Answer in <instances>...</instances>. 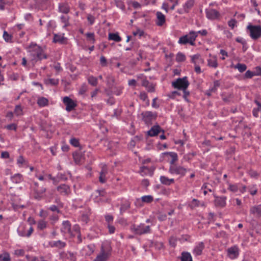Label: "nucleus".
<instances>
[{"label": "nucleus", "mask_w": 261, "mask_h": 261, "mask_svg": "<svg viewBox=\"0 0 261 261\" xmlns=\"http://www.w3.org/2000/svg\"><path fill=\"white\" fill-rule=\"evenodd\" d=\"M199 203V201L198 200H197L196 199H193L191 202L190 206L192 208H193L195 206H198Z\"/></svg>", "instance_id": "052dcab7"}, {"label": "nucleus", "mask_w": 261, "mask_h": 261, "mask_svg": "<svg viewBox=\"0 0 261 261\" xmlns=\"http://www.w3.org/2000/svg\"><path fill=\"white\" fill-rule=\"evenodd\" d=\"M74 161L76 164L81 165L82 153L80 150L74 151L72 154Z\"/></svg>", "instance_id": "4be33fe9"}, {"label": "nucleus", "mask_w": 261, "mask_h": 261, "mask_svg": "<svg viewBox=\"0 0 261 261\" xmlns=\"http://www.w3.org/2000/svg\"><path fill=\"white\" fill-rule=\"evenodd\" d=\"M254 75V73L250 70H248L245 74V77L246 78H251Z\"/></svg>", "instance_id": "680f3d73"}, {"label": "nucleus", "mask_w": 261, "mask_h": 261, "mask_svg": "<svg viewBox=\"0 0 261 261\" xmlns=\"http://www.w3.org/2000/svg\"><path fill=\"white\" fill-rule=\"evenodd\" d=\"M107 84L108 85V86L109 87L113 86L114 81H115L114 77L113 76H112L111 75H108L107 76Z\"/></svg>", "instance_id": "a19ab883"}, {"label": "nucleus", "mask_w": 261, "mask_h": 261, "mask_svg": "<svg viewBox=\"0 0 261 261\" xmlns=\"http://www.w3.org/2000/svg\"><path fill=\"white\" fill-rule=\"evenodd\" d=\"M160 181L162 184L167 186H169L174 182V179L173 178H168L165 176H161Z\"/></svg>", "instance_id": "bb28decb"}, {"label": "nucleus", "mask_w": 261, "mask_h": 261, "mask_svg": "<svg viewBox=\"0 0 261 261\" xmlns=\"http://www.w3.org/2000/svg\"><path fill=\"white\" fill-rule=\"evenodd\" d=\"M251 214L254 215L256 218H261V204L251 207L250 209Z\"/></svg>", "instance_id": "ddd939ff"}, {"label": "nucleus", "mask_w": 261, "mask_h": 261, "mask_svg": "<svg viewBox=\"0 0 261 261\" xmlns=\"http://www.w3.org/2000/svg\"><path fill=\"white\" fill-rule=\"evenodd\" d=\"M88 81L89 83L93 86H95L97 84V79L93 76H89Z\"/></svg>", "instance_id": "58836bf2"}, {"label": "nucleus", "mask_w": 261, "mask_h": 261, "mask_svg": "<svg viewBox=\"0 0 261 261\" xmlns=\"http://www.w3.org/2000/svg\"><path fill=\"white\" fill-rule=\"evenodd\" d=\"M64 40V37L61 35L55 34L54 35L53 41L54 42L62 43Z\"/></svg>", "instance_id": "4c0bfd02"}, {"label": "nucleus", "mask_w": 261, "mask_h": 261, "mask_svg": "<svg viewBox=\"0 0 261 261\" xmlns=\"http://www.w3.org/2000/svg\"><path fill=\"white\" fill-rule=\"evenodd\" d=\"M57 190L60 193V194L67 195L70 193L69 187L66 185L63 184L57 187Z\"/></svg>", "instance_id": "f3484780"}, {"label": "nucleus", "mask_w": 261, "mask_h": 261, "mask_svg": "<svg viewBox=\"0 0 261 261\" xmlns=\"http://www.w3.org/2000/svg\"><path fill=\"white\" fill-rule=\"evenodd\" d=\"M14 254L17 256H23L24 254V251L23 249H17L14 251Z\"/></svg>", "instance_id": "13d9d810"}, {"label": "nucleus", "mask_w": 261, "mask_h": 261, "mask_svg": "<svg viewBox=\"0 0 261 261\" xmlns=\"http://www.w3.org/2000/svg\"><path fill=\"white\" fill-rule=\"evenodd\" d=\"M206 17L208 19L214 20L220 16V13L217 10L213 9H207L205 10Z\"/></svg>", "instance_id": "9b49d317"}, {"label": "nucleus", "mask_w": 261, "mask_h": 261, "mask_svg": "<svg viewBox=\"0 0 261 261\" xmlns=\"http://www.w3.org/2000/svg\"><path fill=\"white\" fill-rule=\"evenodd\" d=\"M131 229L137 234L141 235L145 233H149L151 232V228L149 225H145L144 224H140L138 225H133Z\"/></svg>", "instance_id": "20e7f679"}, {"label": "nucleus", "mask_w": 261, "mask_h": 261, "mask_svg": "<svg viewBox=\"0 0 261 261\" xmlns=\"http://www.w3.org/2000/svg\"><path fill=\"white\" fill-rule=\"evenodd\" d=\"M229 189L234 192H236L238 191V187L236 185H230L229 187Z\"/></svg>", "instance_id": "774afa93"}, {"label": "nucleus", "mask_w": 261, "mask_h": 261, "mask_svg": "<svg viewBox=\"0 0 261 261\" xmlns=\"http://www.w3.org/2000/svg\"><path fill=\"white\" fill-rule=\"evenodd\" d=\"M71 225L68 221H64L62 223V227L61 230L64 233H69L70 232Z\"/></svg>", "instance_id": "aec40b11"}, {"label": "nucleus", "mask_w": 261, "mask_h": 261, "mask_svg": "<svg viewBox=\"0 0 261 261\" xmlns=\"http://www.w3.org/2000/svg\"><path fill=\"white\" fill-rule=\"evenodd\" d=\"M142 119L147 124H149L151 120L155 118L154 114L149 111H146L142 113Z\"/></svg>", "instance_id": "f8f14e48"}, {"label": "nucleus", "mask_w": 261, "mask_h": 261, "mask_svg": "<svg viewBox=\"0 0 261 261\" xmlns=\"http://www.w3.org/2000/svg\"><path fill=\"white\" fill-rule=\"evenodd\" d=\"M109 39L114 40L116 42H120L121 40L118 33H109Z\"/></svg>", "instance_id": "7c9ffc66"}, {"label": "nucleus", "mask_w": 261, "mask_h": 261, "mask_svg": "<svg viewBox=\"0 0 261 261\" xmlns=\"http://www.w3.org/2000/svg\"><path fill=\"white\" fill-rule=\"evenodd\" d=\"M46 227V223L44 221H39L38 223V228L40 229H43Z\"/></svg>", "instance_id": "5fc2aeb1"}, {"label": "nucleus", "mask_w": 261, "mask_h": 261, "mask_svg": "<svg viewBox=\"0 0 261 261\" xmlns=\"http://www.w3.org/2000/svg\"><path fill=\"white\" fill-rule=\"evenodd\" d=\"M185 59H186V57L183 54H182L181 53H179L177 54L176 57V61L182 62V61H185Z\"/></svg>", "instance_id": "c03bdc74"}, {"label": "nucleus", "mask_w": 261, "mask_h": 261, "mask_svg": "<svg viewBox=\"0 0 261 261\" xmlns=\"http://www.w3.org/2000/svg\"><path fill=\"white\" fill-rule=\"evenodd\" d=\"M11 180L15 184H19L23 180V176L20 173H16L11 177Z\"/></svg>", "instance_id": "b1692460"}, {"label": "nucleus", "mask_w": 261, "mask_h": 261, "mask_svg": "<svg viewBox=\"0 0 261 261\" xmlns=\"http://www.w3.org/2000/svg\"><path fill=\"white\" fill-rule=\"evenodd\" d=\"M249 32V35L254 40L257 39L261 36V27L249 24L247 27Z\"/></svg>", "instance_id": "39448f33"}, {"label": "nucleus", "mask_w": 261, "mask_h": 261, "mask_svg": "<svg viewBox=\"0 0 261 261\" xmlns=\"http://www.w3.org/2000/svg\"><path fill=\"white\" fill-rule=\"evenodd\" d=\"M172 85L174 88L178 89H187L189 85V83L187 77L185 76L182 78H178L175 81L172 83Z\"/></svg>", "instance_id": "423d86ee"}, {"label": "nucleus", "mask_w": 261, "mask_h": 261, "mask_svg": "<svg viewBox=\"0 0 261 261\" xmlns=\"http://www.w3.org/2000/svg\"><path fill=\"white\" fill-rule=\"evenodd\" d=\"M3 38L6 42H10L12 39L11 35H9L7 32L5 31L3 34Z\"/></svg>", "instance_id": "49530a36"}, {"label": "nucleus", "mask_w": 261, "mask_h": 261, "mask_svg": "<svg viewBox=\"0 0 261 261\" xmlns=\"http://www.w3.org/2000/svg\"><path fill=\"white\" fill-rule=\"evenodd\" d=\"M130 207V203L128 201H126L121 204L120 211L121 214L124 213Z\"/></svg>", "instance_id": "c756f323"}, {"label": "nucleus", "mask_w": 261, "mask_h": 261, "mask_svg": "<svg viewBox=\"0 0 261 261\" xmlns=\"http://www.w3.org/2000/svg\"><path fill=\"white\" fill-rule=\"evenodd\" d=\"M70 144L74 147H77L80 145L79 140L73 138L70 140Z\"/></svg>", "instance_id": "3c124183"}, {"label": "nucleus", "mask_w": 261, "mask_h": 261, "mask_svg": "<svg viewBox=\"0 0 261 261\" xmlns=\"http://www.w3.org/2000/svg\"><path fill=\"white\" fill-rule=\"evenodd\" d=\"M226 197H217L215 199V204L218 206L224 207L226 204Z\"/></svg>", "instance_id": "5701e85b"}, {"label": "nucleus", "mask_w": 261, "mask_h": 261, "mask_svg": "<svg viewBox=\"0 0 261 261\" xmlns=\"http://www.w3.org/2000/svg\"><path fill=\"white\" fill-rule=\"evenodd\" d=\"M100 63L102 67H106L107 65V61L106 58L102 56L100 58Z\"/></svg>", "instance_id": "864d4df0"}, {"label": "nucleus", "mask_w": 261, "mask_h": 261, "mask_svg": "<svg viewBox=\"0 0 261 261\" xmlns=\"http://www.w3.org/2000/svg\"><path fill=\"white\" fill-rule=\"evenodd\" d=\"M61 257L65 261H75V257L74 255L70 252H63L60 253Z\"/></svg>", "instance_id": "2eb2a0df"}, {"label": "nucleus", "mask_w": 261, "mask_h": 261, "mask_svg": "<svg viewBox=\"0 0 261 261\" xmlns=\"http://www.w3.org/2000/svg\"><path fill=\"white\" fill-rule=\"evenodd\" d=\"M237 22V21L236 19H232L228 21V24L231 29H233L236 25Z\"/></svg>", "instance_id": "4d7b16f0"}, {"label": "nucleus", "mask_w": 261, "mask_h": 261, "mask_svg": "<svg viewBox=\"0 0 261 261\" xmlns=\"http://www.w3.org/2000/svg\"><path fill=\"white\" fill-rule=\"evenodd\" d=\"M87 248L88 249V251L87 252V254L90 255L92 253L94 252L95 247L93 244H90L87 246Z\"/></svg>", "instance_id": "de8ad7c7"}, {"label": "nucleus", "mask_w": 261, "mask_h": 261, "mask_svg": "<svg viewBox=\"0 0 261 261\" xmlns=\"http://www.w3.org/2000/svg\"><path fill=\"white\" fill-rule=\"evenodd\" d=\"M167 154H168L171 158V160L170 162L171 165H174L175 162L177 160V153L173 152H168Z\"/></svg>", "instance_id": "473e14b6"}, {"label": "nucleus", "mask_w": 261, "mask_h": 261, "mask_svg": "<svg viewBox=\"0 0 261 261\" xmlns=\"http://www.w3.org/2000/svg\"><path fill=\"white\" fill-rule=\"evenodd\" d=\"M188 170L176 165H171L169 168V172L171 174H176L183 176Z\"/></svg>", "instance_id": "6e6552de"}, {"label": "nucleus", "mask_w": 261, "mask_h": 261, "mask_svg": "<svg viewBox=\"0 0 261 261\" xmlns=\"http://www.w3.org/2000/svg\"><path fill=\"white\" fill-rule=\"evenodd\" d=\"M108 173L107 167L106 165H102L101 170L100 172V175L99 177V180L101 183H105L106 181V176Z\"/></svg>", "instance_id": "dca6fc26"}, {"label": "nucleus", "mask_w": 261, "mask_h": 261, "mask_svg": "<svg viewBox=\"0 0 261 261\" xmlns=\"http://www.w3.org/2000/svg\"><path fill=\"white\" fill-rule=\"evenodd\" d=\"M87 41L90 43H94L95 42L94 34L93 33H88L86 34Z\"/></svg>", "instance_id": "f704fd0d"}, {"label": "nucleus", "mask_w": 261, "mask_h": 261, "mask_svg": "<svg viewBox=\"0 0 261 261\" xmlns=\"http://www.w3.org/2000/svg\"><path fill=\"white\" fill-rule=\"evenodd\" d=\"M48 101L45 97H41L38 99L37 103L40 107H44L48 105Z\"/></svg>", "instance_id": "2f4dec72"}, {"label": "nucleus", "mask_w": 261, "mask_h": 261, "mask_svg": "<svg viewBox=\"0 0 261 261\" xmlns=\"http://www.w3.org/2000/svg\"><path fill=\"white\" fill-rule=\"evenodd\" d=\"M94 19V17L92 15L90 14H88L87 15V20L89 21L90 24H92L93 23Z\"/></svg>", "instance_id": "0e129e2a"}, {"label": "nucleus", "mask_w": 261, "mask_h": 261, "mask_svg": "<svg viewBox=\"0 0 261 261\" xmlns=\"http://www.w3.org/2000/svg\"><path fill=\"white\" fill-rule=\"evenodd\" d=\"M147 88L148 92H153L154 91V85L152 83H150Z\"/></svg>", "instance_id": "69168bd1"}, {"label": "nucleus", "mask_w": 261, "mask_h": 261, "mask_svg": "<svg viewBox=\"0 0 261 261\" xmlns=\"http://www.w3.org/2000/svg\"><path fill=\"white\" fill-rule=\"evenodd\" d=\"M70 236L72 238H75L77 241L79 243L82 242L81 237V228L78 225H74L73 226L72 229H70V232H69Z\"/></svg>", "instance_id": "1a4fd4ad"}, {"label": "nucleus", "mask_w": 261, "mask_h": 261, "mask_svg": "<svg viewBox=\"0 0 261 261\" xmlns=\"http://www.w3.org/2000/svg\"><path fill=\"white\" fill-rule=\"evenodd\" d=\"M34 231V229L32 226L22 225L20 226L17 232L18 234L23 237H29L31 236Z\"/></svg>", "instance_id": "0eeeda50"}, {"label": "nucleus", "mask_w": 261, "mask_h": 261, "mask_svg": "<svg viewBox=\"0 0 261 261\" xmlns=\"http://www.w3.org/2000/svg\"><path fill=\"white\" fill-rule=\"evenodd\" d=\"M201 34L202 36L206 35L207 32L206 30H203L198 32L191 31L189 34L181 37L179 40L178 43L181 44H186L189 43L192 45H194V41L198 36V34Z\"/></svg>", "instance_id": "f257e3e1"}, {"label": "nucleus", "mask_w": 261, "mask_h": 261, "mask_svg": "<svg viewBox=\"0 0 261 261\" xmlns=\"http://www.w3.org/2000/svg\"><path fill=\"white\" fill-rule=\"evenodd\" d=\"M208 65L210 67L216 68L218 66V63L216 59H210L208 60Z\"/></svg>", "instance_id": "a18cd8bd"}, {"label": "nucleus", "mask_w": 261, "mask_h": 261, "mask_svg": "<svg viewBox=\"0 0 261 261\" xmlns=\"http://www.w3.org/2000/svg\"><path fill=\"white\" fill-rule=\"evenodd\" d=\"M153 200L152 196L150 195L144 196L142 197V201L144 202L150 203Z\"/></svg>", "instance_id": "37998d69"}, {"label": "nucleus", "mask_w": 261, "mask_h": 261, "mask_svg": "<svg viewBox=\"0 0 261 261\" xmlns=\"http://www.w3.org/2000/svg\"><path fill=\"white\" fill-rule=\"evenodd\" d=\"M50 245L52 247H57L59 249H62L66 246V244L64 242L58 240L50 242Z\"/></svg>", "instance_id": "412c9836"}, {"label": "nucleus", "mask_w": 261, "mask_h": 261, "mask_svg": "<svg viewBox=\"0 0 261 261\" xmlns=\"http://www.w3.org/2000/svg\"><path fill=\"white\" fill-rule=\"evenodd\" d=\"M236 69H238L240 72L245 71L247 69V66L244 64L238 63L235 66Z\"/></svg>", "instance_id": "e433bc0d"}, {"label": "nucleus", "mask_w": 261, "mask_h": 261, "mask_svg": "<svg viewBox=\"0 0 261 261\" xmlns=\"http://www.w3.org/2000/svg\"><path fill=\"white\" fill-rule=\"evenodd\" d=\"M59 10L61 13L67 14L70 10V7L67 3H62L59 5Z\"/></svg>", "instance_id": "6ab92c4d"}, {"label": "nucleus", "mask_w": 261, "mask_h": 261, "mask_svg": "<svg viewBox=\"0 0 261 261\" xmlns=\"http://www.w3.org/2000/svg\"><path fill=\"white\" fill-rule=\"evenodd\" d=\"M249 174L250 175V176L251 177H253V178H256L258 176V174L257 173V172L256 171H253V170H250L249 171Z\"/></svg>", "instance_id": "bf43d9fd"}, {"label": "nucleus", "mask_w": 261, "mask_h": 261, "mask_svg": "<svg viewBox=\"0 0 261 261\" xmlns=\"http://www.w3.org/2000/svg\"><path fill=\"white\" fill-rule=\"evenodd\" d=\"M111 247L108 243L101 245L100 252L94 261H107L111 254Z\"/></svg>", "instance_id": "7ed1b4c3"}, {"label": "nucleus", "mask_w": 261, "mask_h": 261, "mask_svg": "<svg viewBox=\"0 0 261 261\" xmlns=\"http://www.w3.org/2000/svg\"><path fill=\"white\" fill-rule=\"evenodd\" d=\"M204 247V245L202 242L199 243L194 248L193 250V253L196 255H200L202 253V251Z\"/></svg>", "instance_id": "a878e982"}, {"label": "nucleus", "mask_w": 261, "mask_h": 261, "mask_svg": "<svg viewBox=\"0 0 261 261\" xmlns=\"http://www.w3.org/2000/svg\"><path fill=\"white\" fill-rule=\"evenodd\" d=\"M63 102L66 106V110L68 112L73 110L76 107V102L68 96L63 98Z\"/></svg>", "instance_id": "9d476101"}, {"label": "nucleus", "mask_w": 261, "mask_h": 261, "mask_svg": "<svg viewBox=\"0 0 261 261\" xmlns=\"http://www.w3.org/2000/svg\"><path fill=\"white\" fill-rule=\"evenodd\" d=\"M158 218L160 221H164L166 219L167 216L165 214L160 213L158 217Z\"/></svg>", "instance_id": "e2e57ef3"}, {"label": "nucleus", "mask_w": 261, "mask_h": 261, "mask_svg": "<svg viewBox=\"0 0 261 261\" xmlns=\"http://www.w3.org/2000/svg\"><path fill=\"white\" fill-rule=\"evenodd\" d=\"M181 261H192L191 254L188 252H184L182 253Z\"/></svg>", "instance_id": "c9c22d12"}, {"label": "nucleus", "mask_w": 261, "mask_h": 261, "mask_svg": "<svg viewBox=\"0 0 261 261\" xmlns=\"http://www.w3.org/2000/svg\"><path fill=\"white\" fill-rule=\"evenodd\" d=\"M25 163V160L21 155L19 156L17 159V163L19 166H21L23 164H24Z\"/></svg>", "instance_id": "8fccbe9b"}, {"label": "nucleus", "mask_w": 261, "mask_h": 261, "mask_svg": "<svg viewBox=\"0 0 261 261\" xmlns=\"http://www.w3.org/2000/svg\"><path fill=\"white\" fill-rule=\"evenodd\" d=\"M169 244H170V245L173 247H175V246H176V239L173 237V236H172L169 239Z\"/></svg>", "instance_id": "603ef678"}, {"label": "nucleus", "mask_w": 261, "mask_h": 261, "mask_svg": "<svg viewBox=\"0 0 261 261\" xmlns=\"http://www.w3.org/2000/svg\"><path fill=\"white\" fill-rule=\"evenodd\" d=\"M14 113L17 116L22 115V109L20 105H17L15 107Z\"/></svg>", "instance_id": "ea45409f"}, {"label": "nucleus", "mask_w": 261, "mask_h": 261, "mask_svg": "<svg viewBox=\"0 0 261 261\" xmlns=\"http://www.w3.org/2000/svg\"><path fill=\"white\" fill-rule=\"evenodd\" d=\"M259 107L258 106L257 108H254L253 110V115L255 117H257L258 116V113L259 112Z\"/></svg>", "instance_id": "338daca9"}, {"label": "nucleus", "mask_w": 261, "mask_h": 261, "mask_svg": "<svg viewBox=\"0 0 261 261\" xmlns=\"http://www.w3.org/2000/svg\"><path fill=\"white\" fill-rule=\"evenodd\" d=\"M59 83V80L56 79H49L46 81V84L51 85H57Z\"/></svg>", "instance_id": "79ce46f5"}, {"label": "nucleus", "mask_w": 261, "mask_h": 261, "mask_svg": "<svg viewBox=\"0 0 261 261\" xmlns=\"http://www.w3.org/2000/svg\"><path fill=\"white\" fill-rule=\"evenodd\" d=\"M191 62L194 64H199L202 63L203 61L200 58V56L199 54H197L191 57Z\"/></svg>", "instance_id": "cd10ccee"}, {"label": "nucleus", "mask_w": 261, "mask_h": 261, "mask_svg": "<svg viewBox=\"0 0 261 261\" xmlns=\"http://www.w3.org/2000/svg\"><path fill=\"white\" fill-rule=\"evenodd\" d=\"M160 131V127L159 125H156L153 126L147 133L148 135L152 137L158 135Z\"/></svg>", "instance_id": "393cba45"}, {"label": "nucleus", "mask_w": 261, "mask_h": 261, "mask_svg": "<svg viewBox=\"0 0 261 261\" xmlns=\"http://www.w3.org/2000/svg\"><path fill=\"white\" fill-rule=\"evenodd\" d=\"M227 254L228 256L231 258L234 259L237 257L239 255V249L234 246L230 247L227 249Z\"/></svg>", "instance_id": "4468645a"}, {"label": "nucleus", "mask_w": 261, "mask_h": 261, "mask_svg": "<svg viewBox=\"0 0 261 261\" xmlns=\"http://www.w3.org/2000/svg\"><path fill=\"white\" fill-rule=\"evenodd\" d=\"M30 56L33 64L38 60L47 59V56L44 53L43 49L38 45H35L30 47Z\"/></svg>", "instance_id": "f03ea898"}, {"label": "nucleus", "mask_w": 261, "mask_h": 261, "mask_svg": "<svg viewBox=\"0 0 261 261\" xmlns=\"http://www.w3.org/2000/svg\"><path fill=\"white\" fill-rule=\"evenodd\" d=\"M60 207V206H58L57 205H51L49 206L48 209L52 212L59 213L60 212V211L59 210Z\"/></svg>", "instance_id": "09e8293b"}, {"label": "nucleus", "mask_w": 261, "mask_h": 261, "mask_svg": "<svg viewBox=\"0 0 261 261\" xmlns=\"http://www.w3.org/2000/svg\"><path fill=\"white\" fill-rule=\"evenodd\" d=\"M156 15L157 18L156 24L158 26H162L165 22V15L160 12H157Z\"/></svg>", "instance_id": "a211bd4d"}, {"label": "nucleus", "mask_w": 261, "mask_h": 261, "mask_svg": "<svg viewBox=\"0 0 261 261\" xmlns=\"http://www.w3.org/2000/svg\"><path fill=\"white\" fill-rule=\"evenodd\" d=\"M5 128H6L8 130H16L17 125L14 123H12L6 126Z\"/></svg>", "instance_id": "6e6d98bb"}, {"label": "nucleus", "mask_w": 261, "mask_h": 261, "mask_svg": "<svg viewBox=\"0 0 261 261\" xmlns=\"http://www.w3.org/2000/svg\"><path fill=\"white\" fill-rule=\"evenodd\" d=\"M194 0H189L184 6V10L185 12H188L194 5Z\"/></svg>", "instance_id": "c85d7f7f"}, {"label": "nucleus", "mask_w": 261, "mask_h": 261, "mask_svg": "<svg viewBox=\"0 0 261 261\" xmlns=\"http://www.w3.org/2000/svg\"><path fill=\"white\" fill-rule=\"evenodd\" d=\"M0 260L10 261L11 257L9 253L5 252L3 254H0Z\"/></svg>", "instance_id": "72a5a7b5"}]
</instances>
